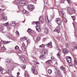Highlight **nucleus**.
Masks as SVG:
<instances>
[{"label":"nucleus","mask_w":77,"mask_h":77,"mask_svg":"<svg viewBox=\"0 0 77 77\" xmlns=\"http://www.w3.org/2000/svg\"><path fill=\"white\" fill-rule=\"evenodd\" d=\"M45 20L47 23H49L50 21L48 20V17H45Z\"/></svg>","instance_id":"19"},{"label":"nucleus","mask_w":77,"mask_h":77,"mask_svg":"<svg viewBox=\"0 0 77 77\" xmlns=\"http://www.w3.org/2000/svg\"><path fill=\"white\" fill-rule=\"evenodd\" d=\"M25 77H30L29 75L27 73V72H25Z\"/></svg>","instance_id":"17"},{"label":"nucleus","mask_w":77,"mask_h":77,"mask_svg":"<svg viewBox=\"0 0 77 77\" xmlns=\"http://www.w3.org/2000/svg\"><path fill=\"white\" fill-rule=\"evenodd\" d=\"M71 17L72 18L73 20H75V17H74L72 16Z\"/></svg>","instance_id":"44"},{"label":"nucleus","mask_w":77,"mask_h":77,"mask_svg":"<svg viewBox=\"0 0 77 77\" xmlns=\"http://www.w3.org/2000/svg\"><path fill=\"white\" fill-rule=\"evenodd\" d=\"M12 38H11V39H12V40H14V37H13Z\"/></svg>","instance_id":"50"},{"label":"nucleus","mask_w":77,"mask_h":77,"mask_svg":"<svg viewBox=\"0 0 77 77\" xmlns=\"http://www.w3.org/2000/svg\"><path fill=\"white\" fill-rule=\"evenodd\" d=\"M61 14H62L63 17V20L65 22V23H67V20L65 19V16H64V15H65V13L64 12H63L62 11H61Z\"/></svg>","instance_id":"4"},{"label":"nucleus","mask_w":77,"mask_h":77,"mask_svg":"<svg viewBox=\"0 0 77 77\" xmlns=\"http://www.w3.org/2000/svg\"><path fill=\"white\" fill-rule=\"evenodd\" d=\"M46 4L47 5H48V2H46Z\"/></svg>","instance_id":"56"},{"label":"nucleus","mask_w":77,"mask_h":77,"mask_svg":"<svg viewBox=\"0 0 77 77\" xmlns=\"http://www.w3.org/2000/svg\"><path fill=\"white\" fill-rule=\"evenodd\" d=\"M45 58V55L43 54H41L39 57L40 59H41L42 60L44 59V58Z\"/></svg>","instance_id":"13"},{"label":"nucleus","mask_w":77,"mask_h":77,"mask_svg":"<svg viewBox=\"0 0 77 77\" xmlns=\"http://www.w3.org/2000/svg\"><path fill=\"white\" fill-rule=\"evenodd\" d=\"M38 64H39V63H37Z\"/></svg>","instance_id":"59"},{"label":"nucleus","mask_w":77,"mask_h":77,"mask_svg":"<svg viewBox=\"0 0 77 77\" xmlns=\"http://www.w3.org/2000/svg\"><path fill=\"white\" fill-rule=\"evenodd\" d=\"M1 17H4V14L2 13L1 15Z\"/></svg>","instance_id":"42"},{"label":"nucleus","mask_w":77,"mask_h":77,"mask_svg":"<svg viewBox=\"0 0 77 77\" xmlns=\"http://www.w3.org/2000/svg\"><path fill=\"white\" fill-rule=\"evenodd\" d=\"M60 27L59 26H58L56 28V29L54 30V32H57V33H60Z\"/></svg>","instance_id":"3"},{"label":"nucleus","mask_w":77,"mask_h":77,"mask_svg":"<svg viewBox=\"0 0 77 77\" xmlns=\"http://www.w3.org/2000/svg\"><path fill=\"white\" fill-rule=\"evenodd\" d=\"M32 70L34 74H35V75H37V74H38V72L36 71H35V68H34V67H32Z\"/></svg>","instance_id":"9"},{"label":"nucleus","mask_w":77,"mask_h":77,"mask_svg":"<svg viewBox=\"0 0 77 77\" xmlns=\"http://www.w3.org/2000/svg\"><path fill=\"white\" fill-rule=\"evenodd\" d=\"M64 2H65V0H61V2L62 3H64Z\"/></svg>","instance_id":"48"},{"label":"nucleus","mask_w":77,"mask_h":77,"mask_svg":"<svg viewBox=\"0 0 77 77\" xmlns=\"http://www.w3.org/2000/svg\"><path fill=\"white\" fill-rule=\"evenodd\" d=\"M63 52L65 54H66L68 53V51L66 49H63Z\"/></svg>","instance_id":"16"},{"label":"nucleus","mask_w":77,"mask_h":77,"mask_svg":"<svg viewBox=\"0 0 77 77\" xmlns=\"http://www.w3.org/2000/svg\"><path fill=\"white\" fill-rule=\"evenodd\" d=\"M3 69L0 66V73H3Z\"/></svg>","instance_id":"28"},{"label":"nucleus","mask_w":77,"mask_h":77,"mask_svg":"<svg viewBox=\"0 0 77 77\" xmlns=\"http://www.w3.org/2000/svg\"><path fill=\"white\" fill-rule=\"evenodd\" d=\"M45 45L42 44V45H41L39 46V48H44L45 47Z\"/></svg>","instance_id":"30"},{"label":"nucleus","mask_w":77,"mask_h":77,"mask_svg":"<svg viewBox=\"0 0 77 77\" xmlns=\"http://www.w3.org/2000/svg\"><path fill=\"white\" fill-rule=\"evenodd\" d=\"M23 12L24 13V14H27V11L26 10H23Z\"/></svg>","instance_id":"35"},{"label":"nucleus","mask_w":77,"mask_h":77,"mask_svg":"<svg viewBox=\"0 0 77 77\" xmlns=\"http://www.w3.org/2000/svg\"><path fill=\"white\" fill-rule=\"evenodd\" d=\"M17 23L15 21H12L10 23V25L11 26H15Z\"/></svg>","instance_id":"11"},{"label":"nucleus","mask_w":77,"mask_h":77,"mask_svg":"<svg viewBox=\"0 0 77 77\" xmlns=\"http://www.w3.org/2000/svg\"><path fill=\"white\" fill-rule=\"evenodd\" d=\"M55 74L56 75H60V72L59 71L57 70L55 72Z\"/></svg>","instance_id":"15"},{"label":"nucleus","mask_w":77,"mask_h":77,"mask_svg":"<svg viewBox=\"0 0 77 77\" xmlns=\"http://www.w3.org/2000/svg\"><path fill=\"white\" fill-rule=\"evenodd\" d=\"M19 48V47L18 46H16L15 48V50H17V49H18Z\"/></svg>","instance_id":"39"},{"label":"nucleus","mask_w":77,"mask_h":77,"mask_svg":"<svg viewBox=\"0 0 77 77\" xmlns=\"http://www.w3.org/2000/svg\"><path fill=\"white\" fill-rule=\"evenodd\" d=\"M17 4L18 5H20L21 6H25V5H27V2L25 1H20V0H17L16 1Z\"/></svg>","instance_id":"1"},{"label":"nucleus","mask_w":77,"mask_h":77,"mask_svg":"<svg viewBox=\"0 0 77 77\" xmlns=\"http://www.w3.org/2000/svg\"><path fill=\"white\" fill-rule=\"evenodd\" d=\"M73 26H74V23H73Z\"/></svg>","instance_id":"58"},{"label":"nucleus","mask_w":77,"mask_h":77,"mask_svg":"<svg viewBox=\"0 0 77 77\" xmlns=\"http://www.w3.org/2000/svg\"><path fill=\"white\" fill-rule=\"evenodd\" d=\"M10 76L11 77H14L12 75H10Z\"/></svg>","instance_id":"52"},{"label":"nucleus","mask_w":77,"mask_h":77,"mask_svg":"<svg viewBox=\"0 0 77 77\" xmlns=\"http://www.w3.org/2000/svg\"><path fill=\"white\" fill-rule=\"evenodd\" d=\"M46 63L51 64V63H52V62L51 61V60H50L46 61Z\"/></svg>","instance_id":"20"},{"label":"nucleus","mask_w":77,"mask_h":77,"mask_svg":"<svg viewBox=\"0 0 77 77\" xmlns=\"http://www.w3.org/2000/svg\"><path fill=\"white\" fill-rule=\"evenodd\" d=\"M7 72H9V70H8V71H7Z\"/></svg>","instance_id":"54"},{"label":"nucleus","mask_w":77,"mask_h":77,"mask_svg":"<svg viewBox=\"0 0 77 77\" xmlns=\"http://www.w3.org/2000/svg\"><path fill=\"white\" fill-rule=\"evenodd\" d=\"M5 50H6V49L5 47V46H4V45H3L2 48L0 50V52L1 53L4 52V51H5Z\"/></svg>","instance_id":"10"},{"label":"nucleus","mask_w":77,"mask_h":77,"mask_svg":"<svg viewBox=\"0 0 77 77\" xmlns=\"http://www.w3.org/2000/svg\"><path fill=\"white\" fill-rule=\"evenodd\" d=\"M6 61L7 63H9L10 62V59L7 58L6 60Z\"/></svg>","instance_id":"25"},{"label":"nucleus","mask_w":77,"mask_h":77,"mask_svg":"<svg viewBox=\"0 0 77 77\" xmlns=\"http://www.w3.org/2000/svg\"><path fill=\"white\" fill-rule=\"evenodd\" d=\"M66 59L67 60V62L68 63H71L72 62V60L71 59V57H66Z\"/></svg>","instance_id":"5"},{"label":"nucleus","mask_w":77,"mask_h":77,"mask_svg":"<svg viewBox=\"0 0 77 77\" xmlns=\"http://www.w3.org/2000/svg\"><path fill=\"white\" fill-rule=\"evenodd\" d=\"M74 49H77V46H75L74 48Z\"/></svg>","instance_id":"49"},{"label":"nucleus","mask_w":77,"mask_h":77,"mask_svg":"<svg viewBox=\"0 0 77 77\" xmlns=\"http://www.w3.org/2000/svg\"><path fill=\"white\" fill-rule=\"evenodd\" d=\"M48 50L46 49H44L42 51V53L44 54L47 55Z\"/></svg>","instance_id":"8"},{"label":"nucleus","mask_w":77,"mask_h":77,"mask_svg":"<svg viewBox=\"0 0 77 77\" xmlns=\"http://www.w3.org/2000/svg\"><path fill=\"white\" fill-rule=\"evenodd\" d=\"M56 21L58 25H60L61 23V20L59 18L57 19Z\"/></svg>","instance_id":"7"},{"label":"nucleus","mask_w":77,"mask_h":77,"mask_svg":"<svg viewBox=\"0 0 77 77\" xmlns=\"http://www.w3.org/2000/svg\"><path fill=\"white\" fill-rule=\"evenodd\" d=\"M20 59L22 62H23V63H25V62H26V59H25V58L23 57H21Z\"/></svg>","instance_id":"14"},{"label":"nucleus","mask_w":77,"mask_h":77,"mask_svg":"<svg viewBox=\"0 0 77 77\" xmlns=\"http://www.w3.org/2000/svg\"><path fill=\"white\" fill-rule=\"evenodd\" d=\"M0 77H2V75H0Z\"/></svg>","instance_id":"57"},{"label":"nucleus","mask_w":77,"mask_h":77,"mask_svg":"<svg viewBox=\"0 0 77 77\" xmlns=\"http://www.w3.org/2000/svg\"><path fill=\"white\" fill-rule=\"evenodd\" d=\"M40 39V37H38L36 38V41H38Z\"/></svg>","instance_id":"38"},{"label":"nucleus","mask_w":77,"mask_h":77,"mask_svg":"<svg viewBox=\"0 0 77 77\" xmlns=\"http://www.w3.org/2000/svg\"><path fill=\"white\" fill-rule=\"evenodd\" d=\"M21 40L22 41H25V40H27V38L26 37H24L21 38Z\"/></svg>","instance_id":"21"},{"label":"nucleus","mask_w":77,"mask_h":77,"mask_svg":"<svg viewBox=\"0 0 77 77\" xmlns=\"http://www.w3.org/2000/svg\"><path fill=\"white\" fill-rule=\"evenodd\" d=\"M2 12V9L0 8V12Z\"/></svg>","instance_id":"53"},{"label":"nucleus","mask_w":77,"mask_h":77,"mask_svg":"<svg viewBox=\"0 0 77 77\" xmlns=\"http://www.w3.org/2000/svg\"><path fill=\"white\" fill-rule=\"evenodd\" d=\"M51 57V59H52V60H53V58H52V57Z\"/></svg>","instance_id":"55"},{"label":"nucleus","mask_w":77,"mask_h":77,"mask_svg":"<svg viewBox=\"0 0 77 77\" xmlns=\"http://www.w3.org/2000/svg\"><path fill=\"white\" fill-rule=\"evenodd\" d=\"M32 24H36V26H40V24H39V23L38 22H33L32 23Z\"/></svg>","instance_id":"12"},{"label":"nucleus","mask_w":77,"mask_h":77,"mask_svg":"<svg viewBox=\"0 0 77 77\" xmlns=\"http://www.w3.org/2000/svg\"><path fill=\"white\" fill-rule=\"evenodd\" d=\"M51 42L49 43L48 44H47L46 45L47 47H48V46H50V45H51Z\"/></svg>","instance_id":"36"},{"label":"nucleus","mask_w":77,"mask_h":77,"mask_svg":"<svg viewBox=\"0 0 77 77\" xmlns=\"http://www.w3.org/2000/svg\"><path fill=\"white\" fill-rule=\"evenodd\" d=\"M45 33H47L48 32V29L47 28H46L45 29Z\"/></svg>","instance_id":"22"},{"label":"nucleus","mask_w":77,"mask_h":77,"mask_svg":"<svg viewBox=\"0 0 77 77\" xmlns=\"http://www.w3.org/2000/svg\"><path fill=\"white\" fill-rule=\"evenodd\" d=\"M22 47H23L24 48L25 51H26V46H25V45L24 44H23L22 45Z\"/></svg>","instance_id":"27"},{"label":"nucleus","mask_w":77,"mask_h":77,"mask_svg":"<svg viewBox=\"0 0 77 77\" xmlns=\"http://www.w3.org/2000/svg\"><path fill=\"white\" fill-rule=\"evenodd\" d=\"M72 12H73L74 14L75 13V10H72Z\"/></svg>","instance_id":"45"},{"label":"nucleus","mask_w":77,"mask_h":77,"mask_svg":"<svg viewBox=\"0 0 77 77\" xmlns=\"http://www.w3.org/2000/svg\"><path fill=\"white\" fill-rule=\"evenodd\" d=\"M66 47H69V45H68V44L67 43L66 44Z\"/></svg>","instance_id":"46"},{"label":"nucleus","mask_w":77,"mask_h":77,"mask_svg":"<svg viewBox=\"0 0 77 77\" xmlns=\"http://www.w3.org/2000/svg\"><path fill=\"white\" fill-rule=\"evenodd\" d=\"M60 69H61V70H63L64 69V67H63V66H62L60 67Z\"/></svg>","instance_id":"37"},{"label":"nucleus","mask_w":77,"mask_h":77,"mask_svg":"<svg viewBox=\"0 0 77 77\" xmlns=\"http://www.w3.org/2000/svg\"><path fill=\"white\" fill-rule=\"evenodd\" d=\"M27 42L28 44L30 43V40H27Z\"/></svg>","instance_id":"41"},{"label":"nucleus","mask_w":77,"mask_h":77,"mask_svg":"<svg viewBox=\"0 0 77 77\" xmlns=\"http://www.w3.org/2000/svg\"><path fill=\"white\" fill-rule=\"evenodd\" d=\"M28 8L29 10H31V11L33 10V9H34L33 5H30L28 6Z\"/></svg>","instance_id":"6"},{"label":"nucleus","mask_w":77,"mask_h":77,"mask_svg":"<svg viewBox=\"0 0 77 77\" xmlns=\"http://www.w3.org/2000/svg\"><path fill=\"white\" fill-rule=\"evenodd\" d=\"M3 24L4 26H9V24H8V23H4Z\"/></svg>","instance_id":"32"},{"label":"nucleus","mask_w":77,"mask_h":77,"mask_svg":"<svg viewBox=\"0 0 77 77\" xmlns=\"http://www.w3.org/2000/svg\"><path fill=\"white\" fill-rule=\"evenodd\" d=\"M39 26H37L36 27V29L37 31H38V32H39V31L41 30V29H40V28L39 27Z\"/></svg>","instance_id":"18"},{"label":"nucleus","mask_w":77,"mask_h":77,"mask_svg":"<svg viewBox=\"0 0 77 77\" xmlns=\"http://www.w3.org/2000/svg\"><path fill=\"white\" fill-rule=\"evenodd\" d=\"M27 31L29 33H32V30L31 29H29Z\"/></svg>","instance_id":"24"},{"label":"nucleus","mask_w":77,"mask_h":77,"mask_svg":"<svg viewBox=\"0 0 77 77\" xmlns=\"http://www.w3.org/2000/svg\"><path fill=\"white\" fill-rule=\"evenodd\" d=\"M21 67L23 69H25V68H26V66L24 65H22L21 66Z\"/></svg>","instance_id":"26"},{"label":"nucleus","mask_w":77,"mask_h":77,"mask_svg":"<svg viewBox=\"0 0 77 77\" xmlns=\"http://www.w3.org/2000/svg\"><path fill=\"white\" fill-rule=\"evenodd\" d=\"M48 72L49 74H51L52 73V70L51 69H49Z\"/></svg>","instance_id":"23"},{"label":"nucleus","mask_w":77,"mask_h":77,"mask_svg":"<svg viewBox=\"0 0 77 77\" xmlns=\"http://www.w3.org/2000/svg\"><path fill=\"white\" fill-rule=\"evenodd\" d=\"M3 20L5 21H6L7 20V17L6 16H4L3 17Z\"/></svg>","instance_id":"33"},{"label":"nucleus","mask_w":77,"mask_h":77,"mask_svg":"<svg viewBox=\"0 0 77 77\" xmlns=\"http://www.w3.org/2000/svg\"><path fill=\"white\" fill-rule=\"evenodd\" d=\"M10 42H4V44H8V43H9Z\"/></svg>","instance_id":"34"},{"label":"nucleus","mask_w":77,"mask_h":77,"mask_svg":"<svg viewBox=\"0 0 77 77\" xmlns=\"http://www.w3.org/2000/svg\"><path fill=\"white\" fill-rule=\"evenodd\" d=\"M74 62L77 65V61L76 59H75L74 60Z\"/></svg>","instance_id":"40"},{"label":"nucleus","mask_w":77,"mask_h":77,"mask_svg":"<svg viewBox=\"0 0 77 77\" xmlns=\"http://www.w3.org/2000/svg\"><path fill=\"white\" fill-rule=\"evenodd\" d=\"M44 21L43 19V17L42 16H40L39 18L38 23H41L42 24V23H44Z\"/></svg>","instance_id":"2"},{"label":"nucleus","mask_w":77,"mask_h":77,"mask_svg":"<svg viewBox=\"0 0 77 77\" xmlns=\"http://www.w3.org/2000/svg\"><path fill=\"white\" fill-rule=\"evenodd\" d=\"M53 64L54 65H55V64H56V61H54L53 62Z\"/></svg>","instance_id":"47"},{"label":"nucleus","mask_w":77,"mask_h":77,"mask_svg":"<svg viewBox=\"0 0 77 77\" xmlns=\"http://www.w3.org/2000/svg\"><path fill=\"white\" fill-rule=\"evenodd\" d=\"M75 36L76 38H77V35H75Z\"/></svg>","instance_id":"51"},{"label":"nucleus","mask_w":77,"mask_h":77,"mask_svg":"<svg viewBox=\"0 0 77 77\" xmlns=\"http://www.w3.org/2000/svg\"><path fill=\"white\" fill-rule=\"evenodd\" d=\"M15 33H16L18 36H19V35H20V34H19V32H18V31L17 30L16 32H15Z\"/></svg>","instance_id":"29"},{"label":"nucleus","mask_w":77,"mask_h":77,"mask_svg":"<svg viewBox=\"0 0 77 77\" xmlns=\"http://www.w3.org/2000/svg\"><path fill=\"white\" fill-rule=\"evenodd\" d=\"M67 2H68V3L69 4H70V0H66Z\"/></svg>","instance_id":"43"},{"label":"nucleus","mask_w":77,"mask_h":77,"mask_svg":"<svg viewBox=\"0 0 77 77\" xmlns=\"http://www.w3.org/2000/svg\"><path fill=\"white\" fill-rule=\"evenodd\" d=\"M58 50H59V52L57 54V56H58L59 57L60 56V50L58 49Z\"/></svg>","instance_id":"31"}]
</instances>
